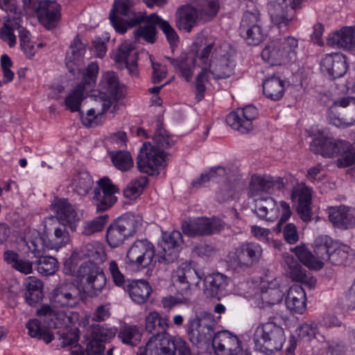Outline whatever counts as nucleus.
Segmentation results:
<instances>
[{
  "instance_id": "obj_1",
  "label": "nucleus",
  "mask_w": 355,
  "mask_h": 355,
  "mask_svg": "<svg viewBox=\"0 0 355 355\" xmlns=\"http://www.w3.org/2000/svg\"><path fill=\"white\" fill-rule=\"evenodd\" d=\"M198 59L201 71L195 78V94L196 99L200 101L205 96L208 73H211L216 79L227 78L234 73L235 60L230 44L215 38L205 40Z\"/></svg>"
},
{
  "instance_id": "obj_2",
  "label": "nucleus",
  "mask_w": 355,
  "mask_h": 355,
  "mask_svg": "<svg viewBox=\"0 0 355 355\" xmlns=\"http://www.w3.org/2000/svg\"><path fill=\"white\" fill-rule=\"evenodd\" d=\"M293 251L301 263L315 270L321 269L324 261L336 266H346L354 257L353 250L349 245L334 241L327 235L319 236L315 239V254L304 245L296 246Z\"/></svg>"
},
{
  "instance_id": "obj_3",
  "label": "nucleus",
  "mask_w": 355,
  "mask_h": 355,
  "mask_svg": "<svg viewBox=\"0 0 355 355\" xmlns=\"http://www.w3.org/2000/svg\"><path fill=\"white\" fill-rule=\"evenodd\" d=\"M162 125L159 121H157L156 130L153 137V144L150 142L144 143L137 155L138 169L150 175L158 174L159 170L165 168L167 154L164 150L175 144L172 137Z\"/></svg>"
},
{
  "instance_id": "obj_4",
  "label": "nucleus",
  "mask_w": 355,
  "mask_h": 355,
  "mask_svg": "<svg viewBox=\"0 0 355 355\" xmlns=\"http://www.w3.org/2000/svg\"><path fill=\"white\" fill-rule=\"evenodd\" d=\"M310 150L325 157L339 156L337 166L340 168L355 164V150L349 141L345 140L320 135L313 139Z\"/></svg>"
},
{
  "instance_id": "obj_5",
  "label": "nucleus",
  "mask_w": 355,
  "mask_h": 355,
  "mask_svg": "<svg viewBox=\"0 0 355 355\" xmlns=\"http://www.w3.org/2000/svg\"><path fill=\"white\" fill-rule=\"evenodd\" d=\"M253 340L256 350L271 355L282 349L286 337L284 329L274 322H266L256 328Z\"/></svg>"
},
{
  "instance_id": "obj_6",
  "label": "nucleus",
  "mask_w": 355,
  "mask_h": 355,
  "mask_svg": "<svg viewBox=\"0 0 355 355\" xmlns=\"http://www.w3.org/2000/svg\"><path fill=\"white\" fill-rule=\"evenodd\" d=\"M135 0H114L109 19L114 30L124 34L128 28L146 21V17L132 10Z\"/></svg>"
},
{
  "instance_id": "obj_7",
  "label": "nucleus",
  "mask_w": 355,
  "mask_h": 355,
  "mask_svg": "<svg viewBox=\"0 0 355 355\" xmlns=\"http://www.w3.org/2000/svg\"><path fill=\"white\" fill-rule=\"evenodd\" d=\"M261 246L255 242H245L229 253L227 258L228 268L241 272L256 265L262 256Z\"/></svg>"
},
{
  "instance_id": "obj_8",
  "label": "nucleus",
  "mask_w": 355,
  "mask_h": 355,
  "mask_svg": "<svg viewBox=\"0 0 355 355\" xmlns=\"http://www.w3.org/2000/svg\"><path fill=\"white\" fill-rule=\"evenodd\" d=\"M107 259L104 245L94 241L90 248V297H97L105 289L106 277L103 265Z\"/></svg>"
},
{
  "instance_id": "obj_9",
  "label": "nucleus",
  "mask_w": 355,
  "mask_h": 355,
  "mask_svg": "<svg viewBox=\"0 0 355 355\" xmlns=\"http://www.w3.org/2000/svg\"><path fill=\"white\" fill-rule=\"evenodd\" d=\"M139 216L126 213L112 223L106 231V239L108 245L114 248L122 245L124 241L132 236L137 228L141 225Z\"/></svg>"
},
{
  "instance_id": "obj_10",
  "label": "nucleus",
  "mask_w": 355,
  "mask_h": 355,
  "mask_svg": "<svg viewBox=\"0 0 355 355\" xmlns=\"http://www.w3.org/2000/svg\"><path fill=\"white\" fill-rule=\"evenodd\" d=\"M88 284L78 281V286L69 284H62L56 286L50 293L49 299L53 307H73L82 300L87 303L89 294L87 291Z\"/></svg>"
},
{
  "instance_id": "obj_11",
  "label": "nucleus",
  "mask_w": 355,
  "mask_h": 355,
  "mask_svg": "<svg viewBox=\"0 0 355 355\" xmlns=\"http://www.w3.org/2000/svg\"><path fill=\"white\" fill-rule=\"evenodd\" d=\"M215 320L213 315L202 312L188 323L187 333L189 340L198 347L212 343L214 335Z\"/></svg>"
},
{
  "instance_id": "obj_12",
  "label": "nucleus",
  "mask_w": 355,
  "mask_h": 355,
  "mask_svg": "<svg viewBox=\"0 0 355 355\" xmlns=\"http://www.w3.org/2000/svg\"><path fill=\"white\" fill-rule=\"evenodd\" d=\"M65 275H76L77 280L89 284V247L83 245L72 251L64 261Z\"/></svg>"
},
{
  "instance_id": "obj_13",
  "label": "nucleus",
  "mask_w": 355,
  "mask_h": 355,
  "mask_svg": "<svg viewBox=\"0 0 355 355\" xmlns=\"http://www.w3.org/2000/svg\"><path fill=\"white\" fill-rule=\"evenodd\" d=\"M303 0H269L268 7L272 22L279 28L286 27L301 8Z\"/></svg>"
},
{
  "instance_id": "obj_14",
  "label": "nucleus",
  "mask_w": 355,
  "mask_h": 355,
  "mask_svg": "<svg viewBox=\"0 0 355 355\" xmlns=\"http://www.w3.org/2000/svg\"><path fill=\"white\" fill-rule=\"evenodd\" d=\"M96 184L94 189L92 203L96 207V213L98 214L106 211L113 206L116 202L114 194L119 192V189L107 176L100 178Z\"/></svg>"
},
{
  "instance_id": "obj_15",
  "label": "nucleus",
  "mask_w": 355,
  "mask_h": 355,
  "mask_svg": "<svg viewBox=\"0 0 355 355\" xmlns=\"http://www.w3.org/2000/svg\"><path fill=\"white\" fill-rule=\"evenodd\" d=\"M257 116V109L252 105H248L230 112L226 117V122L232 129L247 134L253 129L252 121Z\"/></svg>"
},
{
  "instance_id": "obj_16",
  "label": "nucleus",
  "mask_w": 355,
  "mask_h": 355,
  "mask_svg": "<svg viewBox=\"0 0 355 355\" xmlns=\"http://www.w3.org/2000/svg\"><path fill=\"white\" fill-rule=\"evenodd\" d=\"M221 227L219 219L207 218L189 219L182 224V232L190 237L213 234L219 232Z\"/></svg>"
},
{
  "instance_id": "obj_17",
  "label": "nucleus",
  "mask_w": 355,
  "mask_h": 355,
  "mask_svg": "<svg viewBox=\"0 0 355 355\" xmlns=\"http://www.w3.org/2000/svg\"><path fill=\"white\" fill-rule=\"evenodd\" d=\"M83 80L80 83L77 85L70 94L65 98L64 104L72 112H78L82 124L85 127H89V111L86 116L80 110L82 101L86 98L84 96L85 85L89 84V65L83 70Z\"/></svg>"
},
{
  "instance_id": "obj_18",
  "label": "nucleus",
  "mask_w": 355,
  "mask_h": 355,
  "mask_svg": "<svg viewBox=\"0 0 355 355\" xmlns=\"http://www.w3.org/2000/svg\"><path fill=\"white\" fill-rule=\"evenodd\" d=\"M204 274L198 271L193 266V262H183L180 264L173 273V278L178 282L182 291H188L190 295L192 286H198L203 277Z\"/></svg>"
},
{
  "instance_id": "obj_19",
  "label": "nucleus",
  "mask_w": 355,
  "mask_h": 355,
  "mask_svg": "<svg viewBox=\"0 0 355 355\" xmlns=\"http://www.w3.org/2000/svg\"><path fill=\"white\" fill-rule=\"evenodd\" d=\"M155 257L154 245L147 239L135 241L126 255L128 261L137 267H147Z\"/></svg>"
},
{
  "instance_id": "obj_20",
  "label": "nucleus",
  "mask_w": 355,
  "mask_h": 355,
  "mask_svg": "<svg viewBox=\"0 0 355 355\" xmlns=\"http://www.w3.org/2000/svg\"><path fill=\"white\" fill-rule=\"evenodd\" d=\"M182 241V236L179 231L163 234L162 240L159 243L158 261L168 263L177 259Z\"/></svg>"
},
{
  "instance_id": "obj_21",
  "label": "nucleus",
  "mask_w": 355,
  "mask_h": 355,
  "mask_svg": "<svg viewBox=\"0 0 355 355\" xmlns=\"http://www.w3.org/2000/svg\"><path fill=\"white\" fill-rule=\"evenodd\" d=\"M200 49L196 51L195 58H189L186 53H182L177 58L164 56V58L169 62L179 76L189 83L193 78L195 67L200 68V62L198 59Z\"/></svg>"
},
{
  "instance_id": "obj_22",
  "label": "nucleus",
  "mask_w": 355,
  "mask_h": 355,
  "mask_svg": "<svg viewBox=\"0 0 355 355\" xmlns=\"http://www.w3.org/2000/svg\"><path fill=\"white\" fill-rule=\"evenodd\" d=\"M117 332L115 327L107 325H90V355H104L105 343Z\"/></svg>"
},
{
  "instance_id": "obj_23",
  "label": "nucleus",
  "mask_w": 355,
  "mask_h": 355,
  "mask_svg": "<svg viewBox=\"0 0 355 355\" xmlns=\"http://www.w3.org/2000/svg\"><path fill=\"white\" fill-rule=\"evenodd\" d=\"M112 99L105 92L90 89V128L103 123V114L111 106Z\"/></svg>"
},
{
  "instance_id": "obj_24",
  "label": "nucleus",
  "mask_w": 355,
  "mask_h": 355,
  "mask_svg": "<svg viewBox=\"0 0 355 355\" xmlns=\"http://www.w3.org/2000/svg\"><path fill=\"white\" fill-rule=\"evenodd\" d=\"M212 346L218 355H237L241 351L239 338L227 331L217 332L212 339Z\"/></svg>"
},
{
  "instance_id": "obj_25",
  "label": "nucleus",
  "mask_w": 355,
  "mask_h": 355,
  "mask_svg": "<svg viewBox=\"0 0 355 355\" xmlns=\"http://www.w3.org/2000/svg\"><path fill=\"white\" fill-rule=\"evenodd\" d=\"M175 26L179 31L191 33L200 24H205L191 3L182 5L178 8L175 15Z\"/></svg>"
},
{
  "instance_id": "obj_26",
  "label": "nucleus",
  "mask_w": 355,
  "mask_h": 355,
  "mask_svg": "<svg viewBox=\"0 0 355 355\" xmlns=\"http://www.w3.org/2000/svg\"><path fill=\"white\" fill-rule=\"evenodd\" d=\"M40 23L47 29L57 26L61 17L60 6L55 1H41L35 8Z\"/></svg>"
},
{
  "instance_id": "obj_27",
  "label": "nucleus",
  "mask_w": 355,
  "mask_h": 355,
  "mask_svg": "<svg viewBox=\"0 0 355 355\" xmlns=\"http://www.w3.org/2000/svg\"><path fill=\"white\" fill-rule=\"evenodd\" d=\"M284 263L286 272L293 281L301 282L309 288L315 285L316 279L293 255L284 254Z\"/></svg>"
},
{
  "instance_id": "obj_28",
  "label": "nucleus",
  "mask_w": 355,
  "mask_h": 355,
  "mask_svg": "<svg viewBox=\"0 0 355 355\" xmlns=\"http://www.w3.org/2000/svg\"><path fill=\"white\" fill-rule=\"evenodd\" d=\"M284 187V179L281 177L254 175L249 184L248 196L254 197L260 191L269 192L270 190H281Z\"/></svg>"
},
{
  "instance_id": "obj_29",
  "label": "nucleus",
  "mask_w": 355,
  "mask_h": 355,
  "mask_svg": "<svg viewBox=\"0 0 355 355\" xmlns=\"http://www.w3.org/2000/svg\"><path fill=\"white\" fill-rule=\"evenodd\" d=\"M327 211L329 221L338 229L347 230L355 225V211L349 207H331Z\"/></svg>"
},
{
  "instance_id": "obj_30",
  "label": "nucleus",
  "mask_w": 355,
  "mask_h": 355,
  "mask_svg": "<svg viewBox=\"0 0 355 355\" xmlns=\"http://www.w3.org/2000/svg\"><path fill=\"white\" fill-rule=\"evenodd\" d=\"M55 217L62 226L69 227L72 232L76 230L79 218L76 210L67 199L60 198L53 205Z\"/></svg>"
},
{
  "instance_id": "obj_31",
  "label": "nucleus",
  "mask_w": 355,
  "mask_h": 355,
  "mask_svg": "<svg viewBox=\"0 0 355 355\" xmlns=\"http://www.w3.org/2000/svg\"><path fill=\"white\" fill-rule=\"evenodd\" d=\"M137 55L132 44L123 42L119 46L114 59L116 63L124 65L132 76L136 77L138 76Z\"/></svg>"
},
{
  "instance_id": "obj_32",
  "label": "nucleus",
  "mask_w": 355,
  "mask_h": 355,
  "mask_svg": "<svg viewBox=\"0 0 355 355\" xmlns=\"http://www.w3.org/2000/svg\"><path fill=\"white\" fill-rule=\"evenodd\" d=\"M150 337L144 347H139L137 355H173L171 336Z\"/></svg>"
},
{
  "instance_id": "obj_33",
  "label": "nucleus",
  "mask_w": 355,
  "mask_h": 355,
  "mask_svg": "<svg viewBox=\"0 0 355 355\" xmlns=\"http://www.w3.org/2000/svg\"><path fill=\"white\" fill-rule=\"evenodd\" d=\"M98 87L97 91L107 94L108 96L114 101L121 99L125 94V86L119 83L118 76L114 71L105 73Z\"/></svg>"
},
{
  "instance_id": "obj_34",
  "label": "nucleus",
  "mask_w": 355,
  "mask_h": 355,
  "mask_svg": "<svg viewBox=\"0 0 355 355\" xmlns=\"http://www.w3.org/2000/svg\"><path fill=\"white\" fill-rule=\"evenodd\" d=\"M252 211L261 219L274 221L279 214L276 201L270 196H261L254 198Z\"/></svg>"
},
{
  "instance_id": "obj_35",
  "label": "nucleus",
  "mask_w": 355,
  "mask_h": 355,
  "mask_svg": "<svg viewBox=\"0 0 355 355\" xmlns=\"http://www.w3.org/2000/svg\"><path fill=\"white\" fill-rule=\"evenodd\" d=\"M123 289L138 304L145 303L152 292L150 285L144 279H127Z\"/></svg>"
},
{
  "instance_id": "obj_36",
  "label": "nucleus",
  "mask_w": 355,
  "mask_h": 355,
  "mask_svg": "<svg viewBox=\"0 0 355 355\" xmlns=\"http://www.w3.org/2000/svg\"><path fill=\"white\" fill-rule=\"evenodd\" d=\"M86 46L87 45L82 42L78 35L71 43L65 57L66 64L71 73H74L76 70L78 71L82 70L80 67L86 52Z\"/></svg>"
},
{
  "instance_id": "obj_37",
  "label": "nucleus",
  "mask_w": 355,
  "mask_h": 355,
  "mask_svg": "<svg viewBox=\"0 0 355 355\" xmlns=\"http://www.w3.org/2000/svg\"><path fill=\"white\" fill-rule=\"evenodd\" d=\"M321 67L334 79L343 76L347 70L345 57L340 53L327 55L322 60Z\"/></svg>"
},
{
  "instance_id": "obj_38",
  "label": "nucleus",
  "mask_w": 355,
  "mask_h": 355,
  "mask_svg": "<svg viewBox=\"0 0 355 355\" xmlns=\"http://www.w3.org/2000/svg\"><path fill=\"white\" fill-rule=\"evenodd\" d=\"M306 293L300 285L292 286L287 293L285 303L291 313L302 314L306 310Z\"/></svg>"
},
{
  "instance_id": "obj_39",
  "label": "nucleus",
  "mask_w": 355,
  "mask_h": 355,
  "mask_svg": "<svg viewBox=\"0 0 355 355\" xmlns=\"http://www.w3.org/2000/svg\"><path fill=\"white\" fill-rule=\"evenodd\" d=\"M24 298L26 302L31 306H35L44 297V284L40 279L30 276L24 282Z\"/></svg>"
},
{
  "instance_id": "obj_40",
  "label": "nucleus",
  "mask_w": 355,
  "mask_h": 355,
  "mask_svg": "<svg viewBox=\"0 0 355 355\" xmlns=\"http://www.w3.org/2000/svg\"><path fill=\"white\" fill-rule=\"evenodd\" d=\"M355 27L346 26L330 34L327 44L334 48L349 49L354 44Z\"/></svg>"
},
{
  "instance_id": "obj_41",
  "label": "nucleus",
  "mask_w": 355,
  "mask_h": 355,
  "mask_svg": "<svg viewBox=\"0 0 355 355\" xmlns=\"http://www.w3.org/2000/svg\"><path fill=\"white\" fill-rule=\"evenodd\" d=\"M204 283L205 293L210 297H218L228 285V279L220 272H214L207 275Z\"/></svg>"
},
{
  "instance_id": "obj_42",
  "label": "nucleus",
  "mask_w": 355,
  "mask_h": 355,
  "mask_svg": "<svg viewBox=\"0 0 355 355\" xmlns=\"http://www.w3.org/2000/svg\"><path fill=\"white\" fill-rule=\"evenodd\" d=\"M168 318L162 317L157 312H150L146 318V331L153 334L151 337L170 336L166 330L168 327Z\"/></svg>"
},
{
  "instance_id": "obj_43",
  "label": "nucleus",
  "mask_w": 355,
  "mask_h": 355,
  "mask_svg": "<svg viewBox=\"0 0 355 355\" xmlns=\"http://www.w3.org/2000/svg\"><path fill=\"white\" fill-rule=\"evenodd\" d=\"M3 260L13 269L22 274L29 275L33 272V261L21 258L19 254L14 250H6L3 253Z\"/></svg>"
},
{
  "instance_id": "obj_44",
  "label": "nucleus",
  "mask_w": 355,
  "mask_h": 355,
  "mask_svg": "<svg viewBox=\"0 0 355 355\" xmlns=\"http://www.w3.org/2000/svg\"><path fill=\"white\" fill-rule=\"evenodd\" d=\"M191 5L205 23L212 20L219 10L218 0H192Z\"/></svg>"
},
{
  "instance_id": "obj_45",
  "label": "nucleus",
  "mask_w": 355,
  "mask_h": 355,
  "mask_svg": "<svg viewBox=\"0 0 355 355\" xmlns=\"http://www.w3.org/2000/svg\"><path fill=\"white\" fill-rule=\"evenodd\" d=\"M264 95L272 101H278L284 94V81L279 77L272 76L262 84Z\"/></svg>"
},
{
  "instance_id": "obj_46",
  "label": "nucleus",
  "mask_w": 355,
  "mask_h": 355,
  "mask_svg": "<svg viewBox=\"0 0 355 355\" xmlns=\"http://www.w3.org/2000/svg\"><path fill=\"white\" fill-rule=\"evenodd\" d=\"M261 57L265 62L271 65L286 64L277 40L267 44L261 51Z\"/></svg>"
},
{
  "instance_id": "obj_47",
  "label": "nucleus",
  "mask_w": 355,
  "mask_h": 355,
  "mask_svg": "<svg viewBox=\"0 0 355 355\" xmlns=\"http://www.w3.org/2000/svg\"><path fill=\"white\" fill-rule=\"evenodd\" d=\"M46 248L49 250H58L70 241V236L65 226H59L54 228L53 234L49 236L46 234Z\"/></svg>"
},
{
  "instance_id": "obj_48",
  "label": "nucleus",
  "mask_w": 355,
  "mask_h": 355,
  "mask_svg": "<svg viewBox=\"0 0 355 355\" xmlns=\"http://www.w3.org/2000/svg\"><path fill=\"white\" fill-rule=\"evenodd\" d=\"M26 327L28 330V335L32 338L42 340L46 344L50 343L54 339L53 334L49 328L42 325L37 319L28 320Z\"/></svg>"
},
{
  "instance_id": "obj_49",
  "label": "nucleus",
  "mask_w": 355,
  "mask_h": 355,
  "mask_svg": "<svg viewBox=\"0 0 355 355\" xmlns=\"http://www.w3.org/2000/svg\"><path fill=\"white\" fill-rule=\"evenodd\" d=\"M145 21L157 24L163 31L171 45H174L178 42L179 37L175 29L170 25L168 21L163 19L156 13H153L147 16Z\"/></svg>"
},
{
  "instance_id": "obj_50",
  "label": "nucleus",
  "mask_w": 355,
  "mask_h": 355,
  "mask_svg": "<svg viewBox=\"0 0 355 355\" xmlns=\"http://www.w3.org/2000/svg\"><path fill=\"white\" fill-rule=\"evenodd\" d=\"M277 40L286 63L294 61L297 56L298 40L292 36L285 37Z\"/></svg>"
},
{
  "instance_id": "obj_51",
  "label": "nucleus",
  "mask_w": 355,
  "mask_h": 355,
  "mask_svg": "<svg viewBox=\"0 0 355 355\" xmlns=\"http://www.w3.org/2000/svg\"><path fill=\"white\" fill-rule=\"evenodd\" d=\"M148 179L146 176H140L130 181L123 189L125 198L133 199L139 196L148 184Z\"/></svg>"
},
{
  "instance_id": "obj_52",
  "label": "nucleus",
  "mask_w": 355,
  "mask_h": 355,
  "mask_svg": "<svg viewBox=\"0 0 355 355\" xmlns=\"http://www.w3.org/2000/svg\"><path fill=\"white\" fill-rule=\"evenodd\" d=\"M110 155L113 164L119 170L126 171L133 166V160L129 152L112 151Z\"/></svg>"
},
{
  "instance_id": "obj_53",
  "label": "nucleus",
  "mask_w": 355,
  "mask_h": 355,
  "mask_svg": "<svg viewBox=\"0 0 355 355\" xmlns=\"http://www.w3.org/2000/svg\"><path fill=\"white\" fill-rule=\"evenodd\" d=\"M58 269L57 259L51 256H42L37 261V270L44 276L53 275Z\"/></svg>"
},
{
  "instance_id": "obj_54",
  "label": "nucleus",
  "mask_w": 355,
  "mask_h": 355,
  "mask_svg": "<svg viewBox=\"0 0 355 355\" xmlns=\"http://www.w3.org/2000/svg\"><path fill=\"white\" fill-rule=\"evenodd\" d=\"M118 336L122 343L131 346L137 345L140 342L141 337L136 325L123 327L121 329Z\"/></svg>"
},
{
  "instance_id": "obj_55",
  "label": "nucleus",
  "mask_w": 355,
  "mask_h": 355,
  "mask_svg": "<svg viewBox=\"0 0 355 355\" xmlns=\"http://www.w3.org/2000/svg\"><path fill=\"white\" fill-rule=\"evenodd\" d=\"M46 241H47L46 234L40 236L38 232H37V236L31 239L25 237L27 248L36 258L44 254V249L46 248Z\"/></svg>"
},
{
  "instance_id": "obj_56",
  "label": "nucleus",
  "mask_w": 355,
  "mask_h": 355,
  "mask_svg": "<svg viewBox=\"0 0 355 355\" xmlns=\"http://www.w3.org/2000/svg\"><path fill=\"white\" fill-rule=\"evenodd\" d=\"M312 189L304 183L298 184L292 190V198L297 201V205H311Z\"/></svg>"
},
{
  "instance_id": "obj_57",
  "label": "nucleus",
  "mask_w": 355,
  "mask_h": 355,
  "mask_svg": "<svg viewBox=\"0 0 355 355\" xmlns=\"http://www.w3.org/2000/svg\"><path fill=\"white\" fill-rule=\"evenodd\" d=\"M259 12L257 8L252 10H246L242 17L239 31H249L254 26H260Z\"/></svg>"
},
{
  "instance_id": "obj_58",
  "label": "nucleus",
  "mask_w": 355,
  "mask_h": 355,
  "mask_svg": "<svg viewBox=\"0 0 355 355\" xmlns=\"http://www.w3.org/2000/svg\"><path fill=\"white\" fill-rule=\"evenodd\" d=\"M217 173L219 176H225L227 173V169L223 166H215L210 168L209 172L202 173L199 178L193 180L191 186L195 188H200L204 187L205 184L210 180H213V175Z\"/></svg>"
},
{
  "instance_id": "obj_59",
  "label": "nucleus",
  "mask_w": 355,
  "mask_h": 355,
  "mask_svg": "<svg viewBox=\"0 0 355 355\" xmlns=\"http://www.w3.org/2000/svg\"><path fill=\"white\" fill-rule=\"evenodd\" d=\"M155 24L150 23L143 26H139L134 31L135 37L137 40L143 38L146 42L153 44L156 40V27Z\"/></svg>"
},
{
  "instance_id": "obj_60",
  "label": "nucleus",
  "mask_w": 355,
  "mask_h": 355,
  "mask_svg": "<svg viewBox=\"0 0 355 355\" xmlns=\"http://www.w3.org/2000/svg\"><path fill=\"white\" fill-rule=\"evenodd\" d=\"M110 40V36L107 33H103L101 35L96 36L92 40V47L90 48L94 51L95 57L102 58L107 52V43Z\"/></svg>"
},
{
  "instance_id": "obj_61",
  "label": "nucleus",
  "mask_w": 355,
  "mask_h": 355,
  "mask_svg": "<svg viewBox=\"0 0 355 355\" xmlns=\"http://www.w3.org/2000/svg\"><path fill=\"white\" fill-rule=\"evenodd\" d=\"M191 297V295L189 294L188 291L184 292L179 289L176 295L164 297L162 300V303L164 309L170 310L177 304L187 302Z\"/></svg>"
},
{
  "instance_id": "obj_62",
  "label": "nucleus",
  "mask_w": 355,
  "mask_h": 355,
  "mask_svg": "<svg viewBox=\"0 0 355 355\" xmlns=\"http://www.w3.org/2000/svg\"><path fill=\"white\" fill-rule=\"evenodd\" d=\"M240 34L245 38L247 43L250 45H258L265 38L266 34L263 31L261 25L254 26L249 31H240Z\"/></svg>"
},
{
  "instance_id": "obj_63",
  "label": "nucleus",
  "mask_w": 355,
  "mask_h": 355,
  "mask_svg": "<svg viewBox=\"0 0 355 355\" xmlns=\"http://www.w3.org/2000/svg\"><path fill=\"white\" fill-rule=\"evenodd\" d=\"M89 173L80 172L74 178V190L80 196H85L89 192Z\"/></svg>"
},
{
  "instance_id": "obj_64",
  "label": "nucleus",
  "mask_w": 355,
  "mask_h": 355,
  "mask_svg": "<svg viewBox=\"0 0 355 355\" xmlns=\"http://www.w3.org/2000/svg\"><path fill=\"white\" fill-rule=\"evenodd\" d=\"M283 293L277 288H268L262 293L261 300L263 304L275 305L282 302Z\"/></svg>"
}]
</instances>
